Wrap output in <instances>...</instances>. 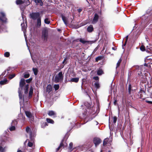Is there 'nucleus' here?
<instances>
[{"mask_svg":"<svg viewBox=\"0 0 152 152\" xmlns=\"http://www.w3.org/2000/svg\"><path fill=\"white\" fill-rule=\"evenodd\" d=\"M25 114L26 116L29 119L30 121L31 122L33 121L34 120V117L32 115L31 113L27 111H25Z\"/></svg>","mask_w":152,"mask_h":152,"instance_id":"3","label":"nucleus"},{"mask_svg":"<svg viewBox=\"0 0 152 152\" xmlns=\"http://www.w3.org/2000/svg\"><path fill=\"white\" fill-rule=\"evenodd\" d=\"M52 90V87L51 85L49 84L47 87L46 91L48 93H49Z\"/></svg>","mask_w":152,"mask_h":152,"instance_id":"14","label":"nucleus"},{"mask_svg":"<svg viewBox=\"0 0 152 152\" xmlns=\"http://www.w3.org/2000/svg\"><path fill=\"white\" fill-rule=\"evenodd\" d=\"M15 129V127L14 126H12L10 128V131L14 130Z\"/></svg>","mask_w":152,"mask_h":152,"instance_id":"43","label":"nucleus"},{"mask_svg":"<svg viewBox=\"0 0 152 152\" xmlns=\"http://www.w3.org/2000/svg\"><path fill=\"white\" fill-rule=\"evenodd\" d=\"M32 80V78H30L26 80V82L27 83H29Z\"/></svg>","mask_w":152,"mask_h":152,"instance_id":"39","label":"nucleus"},{"mask_svg":"<svg viewBox=\"0 0 152 152\" xmlns=\"http://www.w3.org/2000/svg\"><path fill=\"white\" fill-rule=\"evenodd\" d=\"M44 22L45 23L47 24H49L50 23V20L49 18H45L44 20Z\"/></svg>","mask_w":152,"mask_h":152,"instance_id":"28","label":"nucleus"},{"mask_svg":"<svg viewBox=\"0 0 152 152\" xmlns=\"http://www.w3.org/2000/svg\"><path fill=\"white\" fill-rule=\"evenodd\" d=\"M63 78L62 72H59L58 74L56 75L54 81L56 83H58L62 81Z\"/></svg>","mask_w":152,"mask_h":152,"instance_id":"1","label":"nucleus"},{"mask_svg":"<svg viewBox=\"0 0 152 152\" xmlns=\"http://www.w3.org/2000/svg\"><path fill=\"white\" fill-rule=\"evenodd\" d=\"M58 31H60V29H58Z\"/></svg>","mask_w":152,"mask_h":152,"instance_id":"60","label":"nucleus"},{"mask_svg":"<svg viewBox=\"0 0 152 152\" xmlns=\"http://www.w3.org/2000/svg\"><path fill=\"white\" fill-rule=\"evenodd\" d=\"M33 71L35 75H37V69L36 68H33Z\"/></svg>","mask_w":152,"mask_h":152,"instance_id":"27","label":"nucleus"},{"mask_svg":"<svg viewBox=\"0 0 152 152\" xmlns=\"http://www.w3.org/2000/svg\"><path fill=\"white\" fill-rule=\"evenodd\" d=\"M24 23H21V26H22V29L23 30L24 29H25V28L23 27V26H24Z\"/></svg>","mask_w":152,"mask_h":152,"instance_id":"47","label":"nucleus"},{"mask_svg":"<svg viewBox=\"0 0 152 152\" xmlns=\"http://www.w3.org/2000/svg\"><path fill=\"white\" fill-rule=\"evenodd\" d=\"M79 41L83 44H85L86 42H88V41L85 40L83 38H80L79 39Z\"/></svg>","mask_w":152,"mask_h":152,"instance_id":"23","label":"nucleus"},{"mask_svg":"<svg viewBox=\"0 0 152 152\" xmlns=\"http://www.w3.org/2000/svg\"><path fill=\"white\" fill-rule=\"evenodd\" d=\"M33 88L32 87L30 88V91L28 94V98H30L31 97L33 93Z\"/></svg>","mask_w":152,"mask_h":152,"instance_id":"10","label":"nucleus"},{"mask_svg":"<svg viewBox=\"0 0 152 152\" xmlns=\"http://www.w3.org/2000/svg\"><path fill=\"white\" fill-rule=\"evenodd\" d=\"M31 18L34 20H37L39 18H41L40 13L38 12H33L30 14Z\"/></svg>","mask_w":152,"mask_h":152,"instance_id":"2","label":"nucleus"},{"mask_svg":"<svg viewBox=\"0 0 152 152\" xmlns=\"http://www.w3.org/2000/svg\"><path fill=\"white\" fill-rule=\"evenodd\" d=\"M43 124L44 125V126H47V124L46 122H44L43 123Z\"/></svg>","mask_w":152,"mask_h":152,"instance_id":"52","label":"nucleus"},{"mask_svg":"<svg viewBox=\"0 0 152 152\" xmlns=\"http://www.w3.org/2000/svg\"><path fill=\"white\" fill-rule=\"evenodd\" d=\"M147 49H149L150 50H152L151 49L148 47V46H147Z\"/></svg>","mask_w":152,"mask_h":152,"instance_id":"56","label":"nucleus"},{"mask_svg":"<svg viewBox=\"0 0 152 152\" xmlns=\"http://www.w3.org/2000/svg\"><path fill=\"white\" fill-rule=\"evenodd\" d=\"M131 85H129V92H130V91H131Z\"/></svg>","mask_w":152,"mask_h":152,"instance_id":"49","label":"nucleus"},{"mask_svg":"<svg viewBox=\"0 0 152 152\" xmlns=\"http://www.w3.org/2000/svg\"><path fill=\"white\" fill-rule=\"evenodd\" d=\"M121 61L122 60L121 59H120L118 61L117 64V66H116V68H117V67H118V66H119Z\"/></svg>","mask_w":152,"mask_h":152,"instance_id":"35","label":"nucleus"},{"mask_svg":"<svg viewBox=\"0 0 152 152\" xmlns=\"http://www.w3.org/2000/svg\"><path fill=\"white\" fill-rule=\"evenodd\" d=\"M94 28L92 25H90L87 28V31L89 32H92Z\"/></svg>","mask_w":152,"mask_h":152,"instance_id":"11","label":"nucleus"},{"mask_svg":"<svg viewBox=\"0 0 152 152\" xmlns=\"http://www.w3.org/2000/svg\"><path fill=\"white\" fill-rule=\"evenodd\" d=\"M103 73V71L102 69L99 68L97 71V74L98 75H101Z\"/></svg>","mask_w":152,"mask_h":152,"instance_id":"21","label":"nucleus"},{"mask_svg":"<svg viewBox=\"0 0 152 152\" xmlns=\"http://www.w3.org/2000/svg\"><path fill=\"white\" fill-rule=\"evenodd\" d=\"M4 55L5 57H8L10 56V54L8 52H6L4 53Z\"/></svg>","mask_w":152,"mask_h":152,"instance_id":"34","label":"nucleus"},{"mask_svg":"<svg viewBox=\"0 0 152 152\" xmlns=\"http://www.w3.org/2000/svg\"><path fill=\"white\" fill-rule=\"evenodd\" d=\"M15 75L14 74L11 75L9 76V78L10 79H12V78H13L14 77H15Z\"/></svg>","mask_w":152,"mask_h":152,"instance_id":"36","label":"nucleus"},{"mask_svg":"<svg viewBox=\"0 0 152 152\" xmlns=\"http://www.w3.org/2000/svg\"><path fill=\"white\" fill-rule=\"evenodd\" d=\"M56 113L53 110H49L48 113V114L50 116H54L56 115Z\"/></svg>","mask_w":152,"mask_h":152,"instance_id":"12","label":"nucleus"},{"mask_svg":"<svg viewBox=\"0 0 152 152\" xmlns=\"http://www.w3.org/2000/svg\"><path fill=\"white\" fill-rule=\"evenodd\" d=\"M5 151V148H3L1 147L0 146V152H4Z\"/></svg>","mask_w":152,"mask_h":152,"instance_id":"38","label":"nucleus"},{"mask_svg":"<svg viewBox=\"0 0 152 152\" xmlns=\"http://www.w3.org/2000/svg\"><path fill=\"white\" fill-rule=\"evenodd\" d=\"M128 36H127L126 37V42H125V44L123 45L122 46V48L123 49H124V46H125V45H126V42H127V41L128 39Z\"/></svg>","mask_w":152,"mask_h":152,"instance_id":"40","label":"nucleus"},{"mask_svg":"<svg viewBox=\"0 0 152 152\" xmlns=\"http://www.w3.org/2000/svg\"><path fill=\"white\" fill-rule=\"evenodd\" d=\"M63 67H64V66H62L61 67V68H63Z\"/></svg>","mask_w":152,"mask_h":152,"instance_id":"64","label":"nucleus"},{"mask_svg":"<svg viewBox=\"0 0 152 152\" xmlns=\"http://www.w3.org/2000/svg\"><path fill=\"white\" fill-rule=\"evenodd\" d=\"M1 15L3 17L2 18H0V20H1L3 22H5L6 21V18L5 17V14L3 13H1Z\"/></svg>","mask_w":152,"mask_h":152,"instance_id":"18","label":"nucleus"},{"mask_svg":"<svg viewBox=\"0 0 152 152\" xmlns=\"http://www.w3.org/2000/svg\"><path fill=\"white\" fill-rule=\"evenodd\" d=\"M108 139L106 138L104 140L103 142V145H105L107 144V142H108Z\"/></svg>","mask_w":152,"mask_h":152,"instance_id":"32","label":"nucleus"},{"mask_svg":"<svg viewBox=\"0 0 152 152\" xmlns=\"http://www.w3.org/2000/svg\"><path fill=\"white\" fill-rule=\"evenodd\" d=\"M148 57H146V58H145V61H146V59H148Z\"/></svg>","mask_w":152,"mask_h":152,"instance_id":"58","label":"nucleus"},{"mask_svg":"<svg viewBox=\"0 0 152 152\" xmlns=\"http://www.w3.org/2000/svg\"><path fill=\"white\" fill-rule=\"evenodd\" d=\"M140 49L142 51H144L145 50V47L143 45L141 46Z\"/></svg>","mask_w":152,"mask_h":152,"instance_id":"37","label":"nucleus"},{"mask_svg":"<svg viewBox=\"0 0 152 152\" xmlns=\"http://www.w3.org/2000/svg\"><path fill=\"white\" fill-rule=\"evenodd\" d=\"M82 10L81 9H78V12L80 13V12L81 11H82Z\"/></svg>","mask_w":152,"mask_h":152,"instance_id":"50","label":"nucleus"},{"mask_svg":"<svg viewBox=\"0 0 152 152\" xmlns=\"http://www.w3.org/2000/svg\"><path fill=\"white\" fill-rule=\"evenodd\" d=\"M63 145V144L62 143V142H61V143H60V146L58 147V148H57V150H56L57 151H58V150L59 149H60V147H61V146H62Z\"/></svg>","mask_w":152,"mask_h":152,"instance_id":"44","label":"nucleus"},{"mask_svg":"<svg viewBox=\"0 0 152 152\" xmlns=\"http://www.w3.org/2000/svg\"><path fill=\"white\" fill-rule=\"evenodd\" d=\"M15 124H17V121H16V120H14V121H13L12 122V125H13V123H15Z\"/></svg>","mask_w":152,"mask_h":152,"instance_id":"48","label":"nucleus"},{"mask_svg":"<svg viewBox=\"0 0 152 152\" xmlns=\"http://www.w3.org/2000/svg\"><path fill=\"white\" fill-rule=\"evenodd\" d=\"M30 75L29 73L28 72H26L24 74V77L25 78H27L29 77Z\"/></svg>","mask_w":152,"mask_h":152,"instance_id":"30","label":"nucleus"},{"mask_svg":"<svg viewBox=\"0 0 152 152\" xmlns=\"http://www.w3.org/2000/svg\"><path fill=\"white\" fill-rule=\"evenodd\" d=\"M117 118L116 117L114 116L113 117V122L114 123H115L117 121Z\"/></svg>","mask_w":152,"mask_h":152,"instance_id":"41","label":"nucleus"},{"mask_svg":"<svg viewBox=\"0 0 152 152\" xmlns=\"http://www.w3.org/2000/svg\"><path fill=\"white\" fill-rule=\"evenodd\" d=\"M117 102V101L116 100H115L114 102V104L115 105L116 104V102Z\"/></svg>","mask_w":152,"mask_h":152,"instance_id":"53","label":"nucleus"},{"mask_svg":"<svg viewBox=\"0 0 152 152\" xmlns=\"http://www.w3.org/2000/svg\"><path fill=\"white\" fill-rule=\"evenodd\" d=\"M99 18V15L97 14H95L92 21V23L93 24L96 23L98 21Z\"/></svg>","mask_w":152,"mask_h":152,"instance_id":"6","label":"nucleus"},{"mask_svg":"<svg viewBox=\"0 0 152 152\" xmlns=\"http://www.w3.org/2000/svg\"><path fill=\"white\" fill-rule=\"evenodd\" d=\"M34 1L36 3H40L41 5H42V3L41 0H34Z\"/></svg>","mask_w":152,"mask_h":152,"instance_id":"31","label":"nucleus"},{"mask_svg":"<svg viewBox=\"0 0 152 152\" xmlns=\"http://www.w3.org/2000/svg\"><path fill=\"white\" fill-rule=\"evenodd\" d=\"M22 3V0H17L16 1V4L18 5L21 4Z\"/></svg>","mask_w":152,"mask_h":152,"instance_id":"29","label":"nucleus"},{"mask_svg":"<svg viewBox=\"0 0 152 152\" xmlns=\"http://www.w3.org/2000/svg\"><path fill=\"white\" fill-rule=\"evenodd\" d=\"M23 117V119L24 120H25V117L23 118V117Z\"/></svg>","mask_w":152,"mask_h":152,"instance_id":"62","label":"nucleus"},{"mask_svg":"<svg viewBox=\"0 0 152 152\" xmlns=\"http://www.w3.org/2000/svg\"><path fill=\"white\" fill-rule=\"evenodd\" d=\"M31 58H32V59L33 61H34V62H35V61L34 60V59H33V57L32 56H31Z\"/></svg>","mask_w":152,"mask_h":152,"instance_id":"59","label":"nucleus"},{"mask_svg":"<svg viewBox=\"0 0 152 152\" xmlns=\"http://www.w3.org/2000/svg\"><path fill=\"white\" fill-rule=\"evenodd\" d=\"M95 87L96 88V89L99 88L100 87V86L98 82H96L94 84Z\"/></svg>","mask_w":152,"mask_h":152,"instance_id":"22","label":"nucleus"},{"mask_svg":"<svg viewBox=\"0 0 152 152\" xmlns=\"http://www.w3.org/2000/svg\"><path fill=\"white\" fill-rule=\"evenodd\" d=\"M93 110V108H91L90 109H89V108H87V110H86V109H85V110H86V111H84V112L83 113V115H86L87 113V112H86V111H88V112H90V113L92 114L93 113H92V112L91 111H92Z\"/></svg>","mask_w":152,"mask_h":152,"instance_id":"8","label":"nucleus"},{"mask_svg":"<svg viewBox=\"0 0 152 152\" xmlns=\"http://www.w3.org/2000/svg\"><path fill=\"white\" fill-rule=\"evenodd\" d=\"M61 16L62 19L64 23L66 25V16L63 14H61Z\"/></svg>","mask_w":152,"mask_h":152,"instance_id":"17","label":"nucleus"},{"mask_svg":"<svg viewBox=\"0 0 152 152\" xmlns=\"http://www.w3.org/2000/svg\"><path fill=\"white\" fill-rule=\"evenodd\" d=\"M7 83V80L5 79L0 81V84L1 85L6 84Z\"/></svg>","mask_w":152,"mask_h":152,"instance_id":"19","label":"nucleus"},{"mask_svg":"<svg viewBox=\"0 0 152 152\" xmlns=\"http://www.w3.org/2000/svg\"><path fill=\"white\" fill-rule=\"evenodd\" d=\"M101 141V140L99 138H94V142L96 146L100 143Z\"/></svg>","mask_w":152,"mask_h":152,"instance_id":"5","label":"nucleus"},{"mask_svg":"<svg viewBox=\"0 0 152 152\" xmlns=\"http://www.w3.org/2000/svg\"><path fill=\"white\" fill-rule=\"evenodd\" d=\"M28 85L27 84L26 85L24 88V89L25 90L24 93L25 94H27L28 93Z\"/></svg>","mask_w":152,"mask_h":152,"instance_id":"20","label":"nucleus"},{"mask_svg":"<svg viewBox=\"0 0 152 152\" xmlns=\"http://www.w3.org/2000/svg\"><path fill=\"white\" fill-rule=\"evenodd\" d=\"M59 86L58 85L55 84L54 85V87L56 91L58 90L59 88Z\"/></svg>","mask_w":152,"mask_h":152,"instance_id":"33","label":"nucleus"},{"mask_svg":"<svg viewBox=\"0 0 152 152\" xmlns=\"http://www.w3.org/2000/svg\"><path fill=\"white\" fill-rule=\"evenodd\" d=\"M148 64H146V63H145L144 64V66H148Z\"/></svg>","mask_w":152,"mask_h":152,"instance_id":"54","label":"nucleus"},{"mask_svg":"<svg viewBox=\"0 0 152 152\" xmlns=\"http://www.w3.org/2000/svg\"><path fill=\"white\" fill-rule=\"evenodd\" d=\"M28 145L29 147H32V148H33V147H34L33 145V143L30 142H28Z\"/></svg>","mask_w":152,"mask_h":152,"instance_id":"25","label":"nucleus"},{"mask_svg":"<svg viewBox=\"0 0 152 152\" xmlns=\"http://www.w3.org/2000/svg\"><path fill=\"white\" fill-rule=\"evenodd\" d=\"M79 79L78 78H71L70 80H69L68 81L77 83L78 82Z\"/></svg>","mask_w":152,"mask_h":152,"instance_id":"13","label":"nucleus"},{"mask_svg":"<svg viewBox=\"0 0 152 152\" xmlns=\"http://www.w3.org/2000/svg\"><path fill=\"white\" fill-rule=\"evenodd\" d=\"M19 96L20 99V103L21 105V104L23 103V98L22 94L21 92L20 91V88L18 90Z\"/></svg>","mask_w":152,"mask_h":152,"instance_id":"7","label":"nucleus"},{"mask_svg":"<svg viewBox=\"0 0 152 152\" xmlns=\"http://www.w3.org/2000/svg\"><path fill=\"white\" fill-rule=\"evenodd\" d=\"M25 83V80L23 78H22L20 82V87L21 88H22Z\"/></svg>","mask_w":152,"mask_h":152,"instance_id":"9","label":"nucleus"},{"mask_svg":"<svg viewBox=\"0 0 152 152\" xmlns=\"http://www.w3.org/2000/svg\"><path fill=\"white\" fill-rule=\"evenodd\" d=\"M102 57L100 56H98L96 58V61H98L99 60L101 59Z\"/></svg>","mask_w":152,"mask_h":152,"instance_id":"42","label":"nucleus"},{"mask_svg":"<svg viewBox=\"0 0 152 152\" xmlns=\"http://www.w3.org/2000/svg\"><path fill=\"white\" fill-rule=\"evenodd\" d=\"M149 10L151 11L152 10V7L149 8Z\"/></svg>","mask_w":152,"mask_h":152,"instance_id":"57","label":"nucleus"},{"mask_svg":"<svg viewBox=\"0 0 152 152\" xmlns=\"http://www.w3.org/2000/svg\"><path fill=\"white\" fill-rule=\"evenodd\" d=\"M41 26V18H39L37 20V23L36 24L37 26L39 28Z\"/></svg>","mask_w":152,"mask_h":152,"instance_id":"16","label":"nucleus"},{"mask_svg":"<svg viewBox=\"0 0 152 152\" xmlns=\"http://www.w3.org/2000/svg\"><path fill=\"white\" fill-rule=\"evenodd\" d=\"M30 129L28 127H27L26 129V131L27 133L29 134L30 138H31L32 137L31 133L30 131Z\"/></svg>","mask_w":152,"mask_h":152,"instance_id":"15","label":"nucleus"},{"mask_svg":"<svg viewBox=\"0 0 152 152\" xmlns=\"http://www.w3.org/2000/svg\"><path fill=\"white\" fill-rule=\"evenodd\" d=\"M72 146H73V143H72V142H70L69 143V150L70 151H72L73 149V148H72Z\"/></svg>","mask_w":152,"mask_h":152,"instance_id":"26","label":"nucleus"},{"mask_svg":"<svg viewBox=\"0 0 152 152\" xmlns=\"http://www.w3.org/2000/svg\"><path fill=\"white\" fill-rule=\"evenodd\" d=\"M46 121L47 122L52 124H53L54 123V121L53 120L50 118H47Z\"/></svg>","mask_w":152,"mask_h":152,"instance_id":"24","label":"nucleus"},{"mask_svg":"<svg viewBox=\"0 0 152 152\" xmlns=\"http://www.w3.org/2000/svg\"><path fill=\"white\" fill-rule=\"evenodd\" d=\"M147 51L148 52H149V51H148V50H147Z\"/></svg>","mask_w":152,"mask_h":152,"instance_id":"61","label":"nucleus"},{"mask_svg":"<svg viewBox=\"0 0 152 152\" xmlns=\"http://www.w3.org/2000/svg\"><path fill=\"white\" fill-rule=\"evenodd\" d=\"M147 103H152V102H151V101H146Z\"/></svg>","mask_w":152,"mask_h":152,"instance_id":"51","label":"nucleus"},{"mask_svg":"<svg viewBox=\"0 0 152 152\" xmlns=\"http://www.w3.org/2000/svg\"><path fill=\"white\" fill-rule=\"evenodd\" d=\"M42 127H44L43 126V125H42V126H41Z\"/></svg>","mask_w":152,"mask_h":152,"instance_id":"63","label":"nucleus"},{"mask_svg":"<svg viewBox=\"0 0 152 152\" xmlns=\"http://www.w3.org/2000/svg\"><path fill=\"white\" fill-rule=\"evenodd\" d=\"M93 79L96 80H98L99 79V78L97 76L94 77H93Z\"/></svg>","mask_w":152,"mask_h":152,"instance_id":"45","label":"nucleus"},{"mask_svg":"<svg viewBox=\"0 0 152 152\" xmlns=\"http://www.w3.org/2000/svg\"><path fill=\"white\" fill-rule=\"evenodd\" d=\"M17 152H22L21 150H18L17 151Z\"/></svg>","mask_w":152,"mask_h":152,"instance_id":"55","label":"nucleus"},{"mask_svg":"<svg viewBox=\"0 0 152 152\" xmlns=\"http://www.w3.org/2000/svg\"><path fill=\"white\" fill-rule=\"evenodd\" d=\"M42 39L44 41L46 42L48 38V34L45 31H43L42 36Z\"/></svg>","mask_w":152,"mask_h":152,"instance_id":"4","label":"nucleus"},{"mask_svg":"<svg viewBox=\"0 0 152 152\" xmlns=\"http://www.w3.org/2000/svg\"><path fill=\"white\" fill-rule=\"evenodd\" d=\"M66 58H65L64 61H63L62 62V63L63 64H64V63H65V64H66Z\"/></svg>","mask_w":152,"mask_h":152,"instance_id":"46","label":"nucleus"}]
</instances>
